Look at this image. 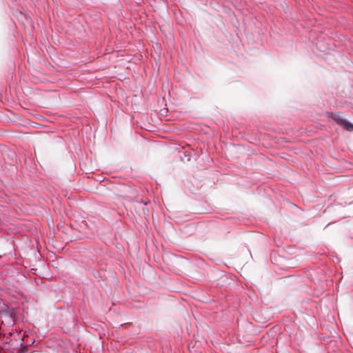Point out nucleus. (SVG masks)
Instances as JSON below:
<instances>
[{"label":"nucleus","instance_id":"obj_1","mask_svg":"<svg viewBox=\"0 0 353 353\" xmlns=\"http://www.w3.org/2000/svg\"><path fill=\"white\" fill-rule=\"evenodd\" d=\"M32 270L34 271V274H38L43 278L50 279L52 277L49 266H39V268H32Z\"/></svg>","mask_w":353,"mask_h":353},{"label":"nucleus","instance_id":"obj_2","mask_svg":"<svg viewBox=\"0 0 353 353\" xmlns=\"http://www.w3.org/2000/svg\"><path fill=\"white\" fill-rule=\"evenodd\" d=\"M142 273L145 279L151 281L155 278V271L153 266H143Z\"/></svg>","mask_w":353,"mask_h":353},{"label":"nucleus","instance_id":"obj_3","mask_svg":"<svg viewBox=\"0 0 353 353\" xmlns=\"http://www.w3.org/2000/svg\"><path fill=\"white\" fill-rule=\"evenodd\" d=\"M333 119H334V120H335L336 121L337 123L340 124L341 125H343L344 121L345 120L342 117H341V115H339V114H334Z\"/></svg>","mask_w":353,"mask_h":353},{"label":"nucleus","instance_id":"obj_4","mask_svg":"<svg viewBox=\"0 0 353 353\" xmlns=\"http://www.w3.org/2000/svg\"><path fill=\"white\" fill-rule=\"evenodd\" d=\"M342 126L348 131H352L353 130V124L346 120L344 121Z\"/></svg>","mask_w":353,"mask_h":353},{"label":"nucleus","instance_id":"obj_5","mask_svg":"<svg viewBox=\"0 0 353 353\" xmlns=\"http://www.w3.org/2000/svg\"><path fill=\"white\" fill-rule=\"evenodd\" d=\"M174 259H176V263H184V260L181 258V257H179V256H176L174 257Z\"/></svg>","mask_w":353,"mask_h":353},{"label":"nucleus","instance_id":"obj_6","mask_svg":"<svg viewBox=\"0 0 353 353\" xmlns=\"http://www.w3.org/2000/svg\"><path fill=\"white\" fill-rule=\"evenodd\" d=\"M239 267V269H237V271L240 273V274H246V272H245L243 271V266H238Z\"/></svg>","mask_w":353,"mask_h":353},{"label":"nucleus","instance_id":"obj_7","mask_svg":"<svg viewBox=\"0 0 353 353\" xmlns=\"http://www.w3.org/2000/svg\"><path fill=\"white\" fill-rule=\"evenodd\" d=\"M26 350H27V347H21V349L20 350V353H23V352H26Z\"/></svg>","mask_w":353,"mask_h":353}]
</instances>
